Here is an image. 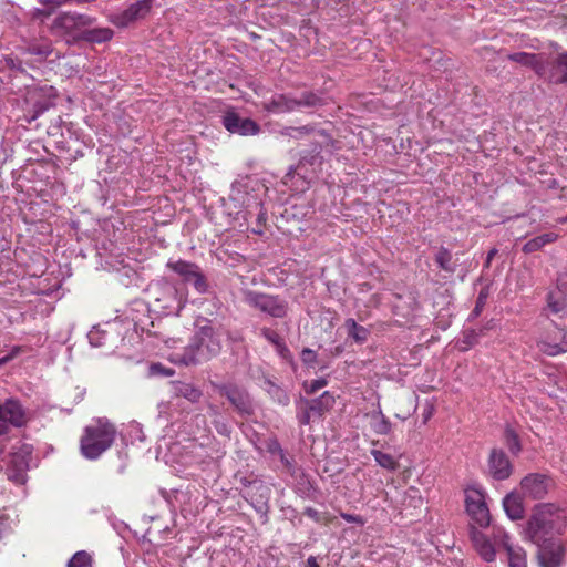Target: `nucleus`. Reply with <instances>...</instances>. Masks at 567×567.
<instances>
[{"instance_id":"nucleus-1","label":"nucleus","mask_w":567,"mask_h":567,"mask_svg":"<svg viewBox=\"0 0 567 567\" xmlns=\"http://www.w3.org/2000/svg\"><path fill=\"white\" fill-rule=\"evenodd\" d=\"M565 528V512L551 503H543L534 507L524 529V536L532 543L539 545L540 542L554 539L555 536L561 535Z\"/></svg>"},{"instance_id":"nucleus-2","label":"nucleus","mask_w":567,"mask_h":567,"mask_svg":"<svg viewBox=\"0 0 567 567\" xmlns=\"http://www.w3.org/2000/svg\"><path fill=\"white\" fill-rule=\"evenodd\" d=\"M90 344L112 353L126 346L133 347L141 341L136 323L114 321L94 327L89 333Z\"/></svg>"},{"instance_id":"nucleus-3","label":"nucleus","mask_w":567,"mask_h":567,"mask_svg":"<svg viewBox=\"0 0 567 567\" xmlns=\"http://www.w3.org/2000/svg\"><path fill=\"white\" fill-rule=\"evenodd\" d=\"M115 437V426L107 420L99 419L84 429L80 440L81 453L87 460H96L112 446Z\"/></svg>"},{"instance_id":"nucleus-4","label":"nucleus","mask_w":567,"mask_h":567,"mask_svg":"<svg viewBox=\"0 0 567 567\" xmlns=\"http://www.w3.org/2000/svg\"><path fill=\"white\" fill-rule=\"evenodd\" d=\"M220 339L210 326L202 327L185 349L182 362L186 365L209 361L219 354Z\"/></svg>"},{"instance_id":"nucleus-5","label":"nucleus","mask_w":567,"mask_h":567,"mask_svg":"<svg viewBox=\"0 0 567 567\" xmlns=\"http://www.w3.org/2000/svg\"><path fill=\"white\" fill-rule=\"evenodd\" d=\"M27 90L24 95L23 120L31 124L40 115L55 106V99L58 97L56 90L51 85H32L23 83Z\"/></svg>"},{"instance_id":"nucleus-6","label":"nucleus","mask_w":567,"mask_h":567,"mask_svg":"<svg viewBox=\"0 0 567 567\" xmlns=\"http://www.w3.org/2000/svg\"><path fill=\"white\" fill-rule=\"evenodd\" d=\"M336 403L332 392L324 391L316 399H300L296 402V417L300 425H308L311 422L322 420L324 414L329 412Z\"/></svg>"},{"instance_id":"nucleus-7","label":"nucleus","mask_w":567,"mask_h":567,"mask_svg":"<svg viewBox=\"0 0 567 567\" xmlns=\"http://www.w3.org/2000/svg\"><path fill=\"white\" fill-rule=\"evenodd\" d=\"M95 20L91 16L76 11H63L53 19L50 30L53 34L71 38V40H68V43H74V38L78 33L86 27L94 24Z\"/></svg>"},{"instance_id":"nucleus-8","label":"nucleus","mask_w":567,"mask_h":567,"mask_svg":"<svg viewBox=\"0 0 567 567\" xmlns=\"http://www.w3.org/2000/svg\"><path fill=\"white\" fill-rule=\"evenodd\" d=\"M28 409L20 400L8 398L0 401V435L8 434L11 427H22L29 422Z\"/></svg>"},{"instance_id":"nucleus-9","label":"nucleus","mask_w":567,"mask_h":567,"mask_svg":"<svg viewBox=\"0 0 567 567\" xmlns=\"http://www.w3.org/2000/svg\"><path fill=\"white\" fill-rule=\"evenodd\" d=\"M327 104L322 94L302 91L298 97L280 94L272 99V111L278 113L291 112L297 109H316Z\"/></svg>"},{"instance_id":"nucleus-10","label":"nucleus","mask_w":567,"mask_h":567,"mask_svg":"<svg viewBox=\"0 0 567 567\" xmlns=\"http://www.w3.org/2000/svg\"><path fill=\"white\" fill-rule=\"evenodd\" d=\"M320 152L311 155L310 158L302 156L296 167H290L284 177L285 185L289 186L296 193H303L308 189L310 184V176L308 175L307 165L319 166L321 165Z\"/></svg>"},{"instance_id":"nucleus-11","label":"nucleus","mask_w":567,"mask_h":567,"mask_svg":"<svg viewBox=\"0 0 567 567\" xmlns=\"http://www.w3.org/2000/svg\"><path fill=\"white\" fill-rule=\"evenodd\" d=\"M167 267L179 275L186 284L193 285L198 293H206L208 281L198 265L185 260L168 261Z\"/></svg>"},{"instance_id":"nucleus-12","label":"nucleus","mask_w":567,"mask_h":567,"mask_svg":"<svg viewBox=\"0 0 567 567\" xmlns=\"http://www.w3.org/2000/svg\"><path fill=\"white\" fill-rule=\"evenodd\" d=\"M32 454V446L23 444L18 451L10 453L7 476L8 480L17 485H23L27 482V471Z\"/></svg>"},{"instance_id":"nucleus-13","label":"nucleus","mask_w":567,"mask_h":567,"mask_svg":"<svg viewBox=\"0 0 567 567\" xmlns=\"http://www.w3.org/2000/svg\"><path fill=\"white\" fill-rule=\"evenodd\" d=\"M465 507L471 518L480 526L487 527L491 523V514L485 502L484 494L476 488L465 492Z\"/></svg>"},{"instance_id":"nucleus-14","label":"nucleus","mask_w":567,"mask_h":567,"mask_svg":"<svg viewBox=\"0 0 567 567\" xmlns=\"http://www.w3.org/2000/svg\"><path fill=\"white\" fill-rule=\"evenodd\" d=\"M537 348L543 353L556 357L567 352V329L553 324L545 336L537 341Z\"/></svg>"},{"instance_id":"nucleus-15","label":"nucleus","mask_w":567,"mask_h":567,"mask_svg":"<svg viewBox=\"0 0 567 567\" xmlns=\"http://www.w3.org/2000/svg\"><path fill=\"white\" fill-rule=\"evenodd\" d=\"M498 528L494 526L492 528V535L488 536L483 532L478 530L475 527H472L470 530V537L473 543V546L477 554L487 563H492L496 559V553L503 549V545H498L495 543L494 529Z\"/></svg>"},{"instance_id":"nucleus-16","label":"nucleus","mask_w":567,"mask_h":567,"mask_svg":"<svg viewBox=\"0 0 567 567\" xmlns=\"http://www.w3.org/2000/svg\"><path fill=\"white\" fill-rule=\"evenodd\" d=\"M217 392L225 396L230 405L240 414L248 413V392L244 385H238L234 382L213 383Z\"/></svg>"},{"instance_id":"nucleus-17","label":"nucleus","mask_w":567,"mask_h":567,"mask_svg":"<svg viewBox=\"0 0 567 567\" xmlns=\"http://www.w3.org/2000/svg\"><path fill=\"white\" fill-rule=\"evenodd\" d=\"M538 546V561L540 567H559L564 561L565 548L555 539L540 542Z\"/></svg>"},{"instance_id":"nucleus-18","label":"nucleus","mask_w":567,"mask_h":567,"mask_svg":"<svg viewBox=\"0 0 567 567\" xmlns=\"http://www.w3.org/2000/svg\"><path fill=\"white\" fill-rule=\"evenodd\" d=\"M155 0H141L131 4L120 13L113 14L112 22L118 28H126L131 23L145 18Z\"/></svg>"},{"instance_id":"nucleus-19","label":"nucleus","mask_w":567,"mask_h":567,"mask_svg":"<svg viewBox=\"0 0 567 567\" xmlns=\"http://www.w3.org/2000/svg\"><path fill=\"white\" fill-rule=\"evenodd\" d=\"M549 484V476L542 473H530L522 480L520 487L524 495L533 499H542L547 495Z\"/></svg>"},{"instance_id":"nucleus-20","label":"nucleus","mask_w":567,"mask_h":567,"mask_svg":"<svg viewBox=\"0 0 567 567\" xmlns=\"http://www.w3.org/2000/svg\"><path fill=\"white\" fill-rule=\"evenodd\" d=\"M487 466L489 475L496 481L507 480L513 473V465L502 449H492Z\"/></svg>"},{"instance_id":"nucleus-21","label":"nucleus","mask_w":567,"mask_h":567,"mask_svg":"<svg viewBox=\"0 0 567 567\" xmlns=\"http://www.w3.org/2000/svg\"><path fill=\"white\" fill-rule=\"evenodd\" d=\"M495 543L503 545L507 554L508 567H527L526 554L522 547L513 546L509 542V535L503 528L494 529Z\"/></svg>"},{"instance_id":"nucleus-22","label":"nucleus","mask_w":567,"mask_h":567,"mask_svg":"<svg viewBox=\"0 0 567 567\" xmlns=\"http://www.w3.org/2000/svg\"><path fill=\"white\" fill-rule=\"evenodd\" d=\"M250 302L260 311L274 318H284L287 315L288 305L278 297L250 293Z\"/></svg>"},{"instance_id":"nucleus-23","label":"nucleus","mask_w":567,"mask_h":567,"mask_svg":"<svg viewBox=\"0 0 567 567\" xmlns=\"http://www.w3.org/2000/svg\"><path fill=\"white\" fill-rule=\"evenodd\" d=\"M0 71L9 72L16 83H20L21 89L24 87L23 83L33 82V78L28 73L25 69V63L13 54L3 55L0 59Z\"/></svg>"},{"instance_id":"nucleus-24","label":"nucleus","mask_w":567,"mask_h":567,"mask_svg":"<svg viewBox=\"0 0 567 567\" xmlns=\"http://www.w3.org/2000/svg\"><path fill=\"white\" fill-rule=\"evenodd\" d=\"M420 309L417 296L413 291L396 295V301L393 303V313L404 318L406 321L414 319Z\"/></svg>"},{"instance_id":"nucleus-25","label":"nucleus","mask_w":567,"mask_h":567,"mask_svg":"<svg viewBox=\"0 0 567 567\" xmlns=\"http://www.w3.org/2000/svg\"><path fill=\"white\" fill-rule=\"evenodd\" d=\"M22 50L38 58V61L47 60L54 51L53 42L48 37H35L25 41Z\"/></svg>"},{"instance_id":"nucleus-26","label":"nucleus","mask_w":567,"mask_h":567,"mask_svg":"<svg viewBox=\"0 0 567 567\" xmlns=\"http://www.w3.org/2000/svg\"><path fill=\"white\" fill-rule=\"evenodd\" d=\"M113 30L110 28H90L86 27L78 33L74 38V43L87 42V43H104L113 38Z\"/></svg>"},{"instance_id":"nucleus-27","label":"nucleus","mask_w":567,"mask_h":567,"mask_svg":"<svg viewBox=\"0 0 567 567\" xmlns=\"http://www.w3.org/2000/svg\"><path fill=\"white\" fill-rule=\"evenodd\" d=\"M507 59L512 62H516L520 65L530 68L539 75L543 74L545 71L544 59L542 54L515 52L508 54Z\"/></svg>"},{"instance_id":"nucleus-28","label":"nucleus","mask_w":567,"mask_h":567,"mask_svg":"<svg viewBox=\"0 0 567 567\" xmlns=\"http://www.w3.org/2000/svg\"><path fill=\"white\" fill-rule=\"evenodd\" d=\"M250 487H254L259 492V498H257L251 505L256 509L257 514H259V519L261 524H266L268 520V499L270 496V489L267 486H264L260 482H250Z\"/></svg>"},{"instance_id":"nucleus-29","label":"nucleus","mask_w":567,"mask_h":567,"mask_svg":"<svg viewBox=\"0 0 567 567\" xmlns=\"http://www.w3.org/2000/svg\"><path fill=\"white\" fill-rule=\"evenodd\" d=\"M223 125L230 133L248 135V118H243L235 110H228L223 115Z\"/></svg>"},{"instance_id":"nucleus-30","label":"nucleus","mask_w":567,"mask_h":567,"mask_svg":"<svg viewBox=\"0 0 567 567\" xmlns=\"http://www.w3.org/2000/svg\"><path fill=\"white\" fill-rule=\"evenodd\" d=\"M260 388L268 393L271 400L280 405L287 406L290 402L288 393L267 377L260 379Z\"/></svg>"},{"instance_id":"nucleus-31","label":"nucleus","mask_w":567,"mask_h":567,"mask_svg":"<svg viewBox=\"0 0 567 567\" xmlns=\"http://www.w3.org/2000/svg\"><path fill=\"white\" fill-rule=\"evenodd\" d=\"M503 507L512 520H518L524 517V505L519 495L511 493L503 499Z\"/></svg>"},{"instance_id":"nucleus-32","label":"nucleus","mask_w":567,"mask_h":567,"mask_svg":"<svg viewBox=\"0 0 567 567\" xmlns=\"http://www.w3.org/2000/svg\"><path fill=\"white\" fill-rule=\"evenodd\" d=\"M172 388L175 396L184 398L192 403L198 402L203 395L202 391L192 383L175 381Z\"/></svg>"},{"instance_id":"nucleus-33","label":"nucleus","mask_w":567,"mask_h":567,"mask_svg":"<svg viewBox=\"0 0 567 567\" xmlns=\"http://www.w3.org/2000/svg\"><path fill=\"white\" fill-rule=\"evenodd\" d=\"M241 244L243 243L240 240H233L227 245V248L224 251L226 255L225 265L227 267L237 268L238 266L245 265L246 256L239 251Z\"/></svg>"},{"instance_id":"nucleus-34","label":"nucleus","mask_w":567,"mask_h":567,"mask_svg":"<svg viewBox=\"0 0 567 567\" xmlns=\"http://www.w3.org/2000/svg\"><path fill=\"white\" fill-rule=\"evenodd\" d=\"M558 237L559 236L556 233L542 234L526 241L522 250L525 254L536 252L540 250L544 246L555 243L558 239Z\"/></svg>"},{"instance_id":"nucleus-35","label":"nucleus","mask_w":567,"mask_h":567,"mask_svg":"<svg viewBox=\"0 0 567 567\" xmlns=\"http://www.w3.org/2000/svg\"><path fill=\"white\" fill-rule=\"evenodd\" d=\"M371 429L378 435H388L392 431V423L379 408L370 414Z\"/></svg>"},{"instance_id":"nucleus-36","label":"nucleus","mask_w":567,"mask_h":567,"mask_svg":"<svg viewBox=\"0 0 567 567\" xmlns=\"http://www.w3.org/2000/svg\"><path fill=\"white\" fill-rule=\"evenodd\" d=\"M344 327L347 329L348 336L352 338L357 343H364L370 336L369 329L358 324L357 321L352 318L346 320Z\"/></svg>"},{"instance_id":"nucleus-37","label":"nucleus","mask_w":567,"mask_h":567,"mask_svg":"<svg viewBox=\"0 0 567 567\" xmlns=\"http://www.w3.org/2000/svg\"><path fill=\"white\" fill-rule=\"evenodd\" d=\"M505 444L513 455H518L522 452V443L516 431L507 425L504 431Z\"/></svg>"},{"instance_id":"nucleus-38","label":"nucleus","mask_w":567,"mask_h":567,"mask_svg":"<svg viewBox=\"0 0 567 567\" xmlns=\"http://www.w3.org/2000/svg\"><path fill=\"white\" fill-rule=\"evenodd\" d=\"M436 265L444 271L454 272L455 264L453 262V256L449 249L441 247L435 255Z\"/></svg>"},{"instance_id":"nucleus-39","label":"nucleus","mask_w":567,"mask_h":567,"mask_svg":"<svg viewBox=\"0 0 567 567\" xmlns=\"http://www.w3.org/2000/svg\"><path fill=\"white\" fill-rule=\"evenodd\" d=\"M372 456L377 464L385 470L395 471L399 466L396 460L389 453L379 450L371 451Z\"/></svg>"},{"instance_id":"nucleus-40","label":"nucleus","mask_w":567,"mask_h":567,"mask_svg":"<svg viewBox=\"0 0 567 567\" xmlns=\"http://www.w3.org/2000/svg\"><path fill=\"white\" fill-rule=\"evenodd\" d=\"M66 567H93V560L89 553L80 550L69 559Z\"/></svg>"},{"instance_id":"nucleus-41","label":"nucleus","mask_w":567,"mask_h":567,"mask_svg":"<svg viewBox=\"0 0 567 567\" xmlns=\"http://www.w3.org/2000/svg\"><path fill=\"white\" fill-rule=\"evenodd\" d=\"M547 307L553 313H559L566 309L567 302L566 299L558 293L549 292L547 295Z\"/></svg>"},{"instance_id":"nucleus-42","label":"nucleus","mask_w":567,"mask_h":567,"mask_svg":"<svg viewBox=\"0 0 567 567\" xmlns=\"http://www.w3.org/2000/svg\"><path fill=\"white\" fill-rule=\"evenodd\" d=\"M0 79L2 80L1 87L7 90L8 92L18 93L21 91L20 83H16V81L13 80L12 75L9 72L0 71Z\"/></svg>"},{"instance_id":"nucleus-43","label":"nucleus","mask_w":567,"mask_h":567,"mask_svg":"<svg viewBox=\"0 0 567 567\" xmlns=\"http://www.w3.org/2000/svg\"><path fill=\"white\" fill-rule=\"evenodd\" d=\"M555 66L561 70V75L556 79L558 83L567 82V52L560 53L556 61Z\"/></svg>"},{"instance_id":"nucleus-44","label":"nucleus","mask_w":567,"mask_h":567,"mask_svg":"<svg viewBox=\"0 0 567 567\" xmlns=\"http://www.w3.org/2000/svg\"><path fill=\"white\" fill-rule=\"evenodd\" d=\"M150 373L151 375L172 377L175 371L172 368H167L164 364L156 362L150 365Z\"/></svg>"},{"instance_id":"nucleus-45","label":"nucleus","mask_w":567,"mask_h":567,"mask_svg":"<svg viewBox=\"0 0 567 567\" xmlns=\"http://www.w3.org/2000/svg\"><path fill=\"white\" fill-rule=\"evenodd\" d=\"M302 363L309 368H313L317 363L318 355L315 350L305 348L300 353Z\"/></svg>"},{"instance_id":"nucleus-46","label":"nucleus","mask_w":567,"mask_h":567,"mask_svg":"<svg viewBox=\"0 0 567 567\" xmlns=\"http://www.w3.org/2000/svg\"><path fill=\"white\" fill-rule=\"evenodd\" d=\"M53 13H54L53 9H50L49 7L34 8L33 10L30 11V17L34 21L39 20V21L43 22L45 19H48Z\"/></svg>"},{"instance_id":"nucleus-47","label":"nucleus","mask_w":567,"mask_h":567,"mask_svg":"<svg viewBox=\"0 0 567 567\" xmlns=\"http://www.w3.org/2000/svg\"><path fill=\"white\" fill-rule=\"evenodd\" d=\"M328 384V381L324 378H319L316 380H312L309 383H305L303 388L307 394H313L320 389L324 388Z\"/></svg>"},{"instance_id":"nucleus-48","label":"nucleus","mask_w":567,"mask_h":567,"mask_svg":"<svg viewBox=\"0 0 567 567\" xmlns=\"http://www.w3.org/2000/svg\"><path fill=\"white\" fill-rule=\"evenodd\" d=\"M312 132H315V126L303 125L300 127H289V128H287L286 134L293 138H298L301 135H308V134H311Z\"/></svg>"},{"instance_id":"nucleus-49","label":"nucleus","mask_w":567,"mask_h":567,"mask_svg":"<svg viewBox=\"0 0 567 567\" xmlns=\"http://www.w3.org/2000/svg\"><path fill=\"white\" fill-rule=\"evenodd\" d=\"M233 286H238L243 292L244 299H248V289L246 288L245 276L239 272H234L231 278Z\"/></svg>"},{"instance_id":"nucleus-50","label":"nucleus","mask_w":567,"mask_h":567,"mask_svg":"<svg viewBox=\"0 0 567 567\" xmlns=\"http://www.w3.org/2000/svg\"><path fill=\"white\" fill-rule=\"evenodd\" d=\"M261 334L275 347L282 341V338L276 331L269 328H264L261 330Z\"/></svg>"},{"instance_id":"nucleus-51","label":"nucleus","mask_w":567,"mask_h":567,"mask_svg":"<svg viewBox=\"0 0 567 567\" xmlns=\"http://www.w3.org/2000/svg\"><path fill=\"white\" fill-rule=\"evenodd\" d=\"M22 348L20 346H14L10 352L3 357L0 358V367L9 363L10 361H12L14 358H17L21 352H22Z\"/></svg>"},{"instance_id":"nucleus-52","label":"nucleus","mask_w":567,"mask_h":567,"mask_svg":"<svg viewBox=\"0 0 567 567\" xmlns=\"http://www.w3.org/2000/svg\"><path fill=\"white\" fill-rule=\"evenodd\" d=\"M276 449L278 450V456L281 463L288 471H291L293 468L292 461L287 456L286 452L281 449L280 444H276Z\"/></svg>"},{"instance_id":"nucleus-53","label":"nucleus","mask_w":567,"mask_h":567,"mask_svg":"<svg viewBox=\"0 0 567 567\" xmlns=\"http://www.w3.org/2000/svg\"><path fill=\"white\" fill-rule=\"evenodd\" d=\"M341 518L346 520L347 523H352L362 526L364 524V519L360 515L349 514V513H341Z\"/></svg>"},{"instance_id":"nucleus-54","label":"nucleus","mask_w":567,"mask_h":567,"mask_svg":"<svg viewBox=\"0 0 567 567\" xmlns=\"http://www.w3.org/2000/svg\"><path fill=\"white\" fill-rule=\"evenodd\" d=\"M38 2L43 7H49L50 9H53V11H55L56 8L61 6L69 3L66 0H38Z\"/></svg>"},{"instance_id":"nucleus-55","label":"nucleus","mask_w":567,"mask_h":567,"mask_svg":"<svg viewBox=\"0 0 567 567\" xmlns=\"http://www.w3.org/2000/svg\"><path fill=\"white\" fill-rule=\"evenodd\" d=\"M485 300H486V297L483 296V293H480V296L477 297V300H476V305L472 311V317H477L480 316L484 305H485Z\"/></svg>"},{"instance_id":"nucleus-56","label":"nucleus","mask_w":567,"mask_h":567,"mask_svg":"<svg viewBox=\"0 0 567 567\" xmlns=\"http://www.w3.org/2000/svg\"><path fill=\"white\" fill-rule=\"evenodd\" d=\"M303 514L317 523L321 522L320 513L313 507H306Z\"/></svg>"},{"instance_id":"nucleus-57","label":"nucleus","mask_w":567,"mask_h":567,"mask_svg":"<svg viewBox=\"0 0 567 567\" xmlns=\"http://www.w3.org/2000/svg\"><path fill=\"white\" fill-rule=\"evenodd\" d=\"M276 349L281 358L288 359L291 357V352H290L289 348L286 346V343L284 342V340L279 344L276 346Z\"/></svg>"},{"instance_id":"nucleus-58","label":"nucleus","mask_w":567,"mask_h":567,"mask_svg":"<svg viewBox=\"0 0 567 567\" xmlns=\"http://www.w3.org/2000/svg\"><path fill=\"white\" fill-rule=\"evenodd\" d=\"M480 333H477L475 330H471L465 334V342L472 347L478 341Z\"/></svg>"},{"instance_id":"nucleus-59","label":"nucleus","mask_w":567,"mask_h":567,"mask_svg":"<svg viewBox=\"0 0 567 567\" xmlns=\"http://www.w3.org/2000/svg\"><path fill=\"white\" fill-rule=\"evenodd\" d=\"M228 337L233 343L243 344L245 341L244 334L239 333L238 331H229Z\"/></svg>"},{"instance_id":"nucleus-60","label":"nucleus","mask_w":567,"mask_h":567,"mask_svg":"<svg viewBox=\"0 0 567 567\" xmlns=\"http://www.w3.org/2000/svg\"><path fill=\"white\" fill-rule=\"evenodd\" d=\"M497 252H498V250L496 248H492L487 252L486 260H485V264H484L485 268H489L491 267V262H492L493 258L497 255Z\"/></svg>"},{"instance_id":"nucleus-61","label":"nucleus","mask_w":567,"mask_h":567,"mask_svg":"<svg viewBox=\"0 0 567 567\" xmlns=\"http://www.w3.org/2000/svg\"><path fill=\"white\" fill-rule=\"evenodd\" d=\"M307 567H320V566H319V564L317 563L316 557L310 556V557L307 559Z\"/></svg>"},{"instance_id":"nucleus-62","label":"nucleus","mask_w":567,"mask_h":567,"mask_svg":"<svg viewBox=\"0 0 567 567\" xmlns=\"http://www.w3.org/2000/svg\"><path fill=\"white\" fill-rule=\"evenodd\" d=\"M259 133V126L256 122L250 120V135Z\"/></svg>"},{"instance_id":"nucleus-63","label":"nucleus","mask_w":567,"mask_h":567,"mask_svg":"<svg viewBox=\"0 0 567 567\" xmlns=\"http://www.w3.org/2000/svg\"><path fill=\"white\" fill-rule=\"evenodd\" d=\"M276 444H279L277 441H271L268 445L269 452L278 455V450L276 449Z\"/></svg>"},{"instance_id":"nucleus-64","label":"nucleus","mask_w":567,"mask_h":567,"mask_svg":"<svg viewBox=\"0 0 567 567\" xmlns=\"http://www.w3.org/2000/svg\"><path fill=\"white\" fill-rule=\"evenodd\" d=\"M558 223H559V224H565V223H567V215H566V216H564V217H560V218L558 219Z\"/></svg>"}]
</instances>
